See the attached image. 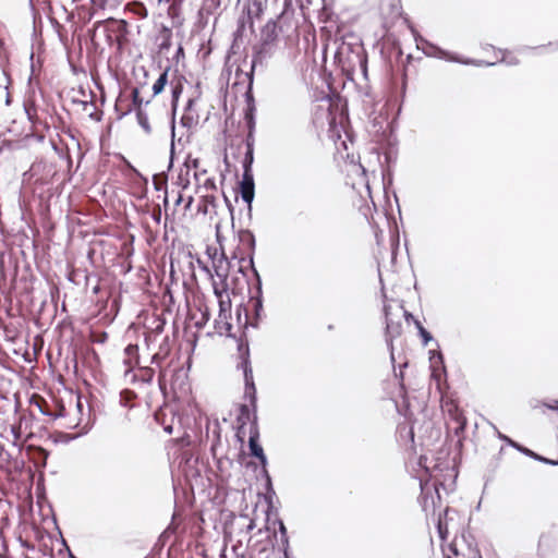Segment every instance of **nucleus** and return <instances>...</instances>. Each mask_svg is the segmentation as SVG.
Returning a JSON list of instances; mask_svg holds the SVG:
<instances>
[{
  "label": "nucleus",
  "instance_id": "nucleus-1",
  "mask_svg": "<svg viewBox=\"0 0 558 558\" xmlns=\"http://www.w3.org/2000/svg\"><path fill=\"white\" fill-rule=\"evenodd\" d=\"M335 63L347 80L353 81L356 72L368 78V58L363 43L352 37V41L343 40L335 52Z\"/></svg>",
  "mask_w": 558,
  "mask_h": 558
},
{
  "label": "nucleus",
  "instance_id": "nucleus-2",
  "mask_svg": "<svg viewBox=\"0 0 558 558\" xmlns=\"http://www.w3.org/2000/svg\"><path fill=\"white\" fill-rule=\"evenodd\" d=\"M29 175L33 180V192L41 201H49L54 194V183L59 177V170L54 162L46 159L36 160L24 177Z\"/></svg>",
  "mask_w": 558,
  "mask_h": 558
},
{
  "label": "nucleus",
  "instance_id": "nucleus-3",
  "mask_svg": "<svg viewBox=\"0 0 558 558\" xmlns=\"http://www.w3.org/2000/svg\"><path fill=\"white\" fill-rule=\"evenodd\" d=\"M409 28H410L413 37H414L416 46L417 47H420V45L423 46L422 47V51H423V53L426 57H432V58H436V59H440V60H445V61H450V62H456V63H460V64H465V65H469V64H473V65H487V66L495 65L494 62H485V61H482V60H474V59H470V58L460 57L459 54L450 52V51H448L446 49H442L438 45H436V44L425 39L415 29V27L413 25L409 24Z\"/></svg>",
  "mask_w": 558,
  "mask_h": 558
},
{
  "label": "nucleus",
  "instance_id": "nucleus-4",
  "mask_svg": "<svg viewBox=\"0 0 558 558\" xmlns=\"http://www.w3.org/2000/svg\"><path fill=\"white\" fill-rule=\"evenodd\" d=\"M275 46L259 43L253 46V54L251 61L250 71L243 72L239 66L235 70V78L239 81L242 76L247 81L246 89L244 95L254 94V73L256 68L259 65L265 68L267 61L274 56L276 51Z\"/></svg>",
  "mask_w": 558,
  "mask_h": 558
},
{
  "label": "nucleus",
  "instance_id": "nucleus-5",
  "mask_svg": "<svg viewBox=\"0 0 558 558\" xmlns=\"http://www.w3.org/2000/svg\"><path fill=\"white\" fill-rule=\"evenodd\" d=\"M294 15V7L292 0H284L283 8L276 19H270L260 29L259 43L277 47L279 34Z\"/></svg>",
  "mask_w": 558,
  "mask_h": 558
},
{
  "label": "nucleus",
  "instance_id": "nucleus-6",
  "mask_svg": "<svg viewBox=\"0 0 558 558\" xmlns=\"http://www.w3.org/2000/svg\"><path fill=\"white\" fill-rule=\"evenodd\" d=\"M391 306L389 304H384V316H385V340L387 343V347L390 351V360L392 364L395 365V354H393V339L398 338L402 332V324L400 320H393L390 313ZM408 367V362H404L402 364H399V372L396 371V367L393 366V372L396 378L399 379L400 387L403 389V368Z\"/></svg>",
  "mask_w": 558,
  "mask_h": 558
},
{
  "label": "nucleus",
  "instance_id": "nucleus-7",
  "mask_svg": "<svg viewBox=\"0 0 558 558\" xmlns=\"http://www.w3.org/2000/svg\"><path fill=\"white\" fill-rule=\"evenodd\" d=\"M104 21L101 28L105 41L109 46H116L117 50L121 52L129 44V23L123 19L117 20L113 17Z\"/></svg>",
  "mask_w": 558,
  "mask_h": 558
},
{
  "label": "nucleus",
  "instance_id": "nucleus-8",
  "mask_svg": "<svg viewBox=\"0 0 558 558\" xmlns=\"http://www.w3.org/2000/svg\"><path fill=\"white\" fill-rule=\"evenodd\" d=\"M236 351L239 359L236 368L243 372L244 387L254 386L255 381L251 362L250 342L245 335H239L236 338Z\"/></svg>",
  "mask_w": 558,
  "mask_h": 558
},
{
  "label": "nucleus",
  "instance_id": "nucleus-9",
  "mask_svg": "<svg viewBox=\"0 0 558 558\" xmlns=\"http://www.w3.org/2000/svg\"><path fill=\"white\" fill-rule=\"evenodd\" d=\"M427 460H428L427 457L421 456L418 458V462H417L418 466L424 471V474H422L418 477L421 494L417 498V501L420 502V505L422 506V509L425 512H427L428 499L432 500L433 511H435V507H436L435 497L433 494H430V489H429V483L433 478V474L430 472V469L426 464Z\"/></svg>",
  "mask_w": 558,
  "mask_h": 558
},
{
  "label": "nucleus",
  "instance_id": "nucleus-10",
  "mask_svg": "<svg viewBox=\"0 0 558 558\" xmlns=\"http://www.w3.org/2000/svg\"><path fill=\"white\" fill-rule=\"evenodd\" d=\"M179 466L189 483L193 487L194 484L202 482V469L199 468V458L185 450L181 454Z\"/></svg>",
  "mask_w": 558,
  "mask_h": 558
},
{
  "label": "nucleus",
  "instance_id": "nucleus-11",
  "mask_svg": "<svg viewBox=\"0 0 558 558\" xmlns=\"http://www.w3.org/2000/svg\"><path fill=\"white\" fill-rule=\"evenodd\" d=\"M245 108H244V122L247 129V134L244 140L246 149H254V134L256 128V102L254 94L244 95Z\"/></svg>",
  "mask_w": 558,
  "mask_h": 558
},
{
  "label": "nucleus",
  "instance_id": "nucleus-12",
  "mask_svg": "<svg viewBox=\"0 0 558 558\" xmlns=\"http://www.w3.org/2000/svg\"><path fill=\"white\" fill-rule=\"evenodd\" d=\"M236 193L247 205V216L248 219H252V204L255 197V181L253 170H243L242 179L238 182Z\"/></svg>",
  "mask_w": 558,
  "mask_h": 558
},
{
  "label": "nucleus",
  "instance_id": "nucleus-13",
  "mask_svg": "<svg viewBox=\"0 0 558 558\" xmlns=\"http://www.w3.org/2000/svg\"><path fill=\"white\" fill-rule=\"evenodd\" d=\"M239 241L247 248V255L239 258V262L242 263L247 259L248 266H253L255 250H256V239L250 229H241L238 232Z\"/></svg>",
  "mask_w": 558,
  "mask_h": 558
},
{
  "label": "nucleus",
  "instance_id": "nucleus-14",
  "mask_svg": "<svg viewBox=\"0 0 558 558\" xmlns=\"http://www.w3.org/2000/svg\"><path fill=\"white\" fill-rule=\"evenodd\" d=\"M183 76L177 82L171 84V118H170V133L175 137V116L179 107V100L183 93Z\"/></svg>",
  "mask_w": 558,
  "mask_h": 558
},
{
  "label": "nucleus",
  "instance_id": "nucleus-15",
  "mask_svg": "<svg viewBox=\"0 0 558 558\" xmlns=\"http://www.w3.org/2000/svg\"><path fill=\"white\" fill-rule=\"evenodd\" d=\"M131 375V383L136 384H151L154 376H155V369L149 366L138 367L137 372H134L133 367L131 366L129 369L125 371L124 376L128 377Z\"/></svg>",
  "mask_w": 558,
  "mask_h": 558
},
{
  "label": "nucleus",
  "instance_id": "nucleus-16",
  "mask_svg": "<svg viewBox=\"0 0 558 558\" xmlns=\"http://www.w3.org/2000/svg\"><path fill=\"white\" fill-rule=\"evenodd\" d=\"M248 451L250 456L255 459L265 454V451L259 444V428L256 422H253L250 427Z\"/></svg>",
  "mask_w": 558,
  "mask_h": 558
},
{
  "label": "nucleus",
  "instance_id": "nucleus-17",
  "mask_svg": "<svg viewBox=\"0 0 558 558\" xmlns=\"http://www.w3.org/2000/svg\"><path fill=\"white\" fill-rule=\"evenodd\" d=\"M457 511L450 507H446L442 512H439L438 519L436 522V529L438 533V537L444 542L448 537V523L453 520L452 514H456Z\"/></svg>",
  "mask_w": 558,
  "mask_h": 558
},
{
  "label": "nucleus",
  "instance_id": "nucleus-18",
  "mask_svg": "<svg viewBox=\"0 0 558 558\" xmlns=\"http://www.w3.org/2000/svg\"><path fill=\"white\" fill-rule=\"evenodd\" d=\"M429 354H430L429 360H430L432 377L436 381H439V378H440L439 373H442L445 376L447 375L444 354L440 351H438V352L429 351Z\"/></svg>",
  "mask_w": 558,
  "mask_h": 558
},
{
  "label": "nucleus",
  "instance_id": "nucleus-19",
  "mask_svg": "<svg viewBox=\"0 0 558 558\" xmlns=\"http://www.w3.org/2000/svg\"><path fill=\"white\" fill-rule=\"evenodd\" d=\"M371 8L378 9L383 14H399L401 10L400 0H367Z\"/></svg>",
  "mask_w": 558,
  "mask_h": 558
},
{
  "label": "nucleus",
  "instance_id": "nucleus-20",
  "mask_svg": "<svg viewBox=\"0 0 558 558\" xmlns=\"http://www.w3.org/2000/svg\"><path fill=\"white\" fill-rule=\"evenodd\" d=\"M150 100H144L141 96V92L138 87H134L131 92V105L128 109L121 113H118V119H122L131 112L135 111V108H143V106H148Z\"/></svg>",
  "mask_w": 558,
  "mask_h": 558
},
{
  "label": "nucleus",
  "instance_id": "nucleus-21",
  "mask_svg": "<svg viewBox=\"0 0 558 558\" xmlns=\"http://www.w3.org/2000/svg\"><path fill=\"white\" fill-rule=\"evenodd\" d=\"M238 421L242 426L245 425L246 422H250V425L253 422H256L258 425L257 412L253 411V407H251V404H240Z\"/></svg>",
  "mask_w": 558,
  "mask_h": 558
},
{
  "label": "nucleus",
  "instance_id": "nucleus-22",
  "mask_svg": "<svg viewBox=\"0 0 558 558\" xmlns=\"http://www.w3.org/2000/svg\"><path fill=\"white\" fill-rule=\"evenodd\" d=\"M248 267L253 276V282L251 283L247 281L250 295H263V281L257 268L255 267V262L253 263V266Z\"/></svg>",
  "mask_w": 558,
  "mask_h": 558
},
{
  "label": "nucleus",
  "instance_id": "nucleus-23",
  "mask_svg": "<svg viewBox=\"0 0 558 558\" xmlns=\"http://www.w3.org/2000/svg\"><path fill=\"white\" fill-rule=\"evenodd\" d=\"M264 7L262 0H253L252 3H248L243 8V12H246L248 23L251 27L253 26V20L259 19L263 14Z\"/></svg>",
  "mask_w": 558,
  "mask_h": 558
},
{
  "label": "nucleus",
  "instance_id": "nucleus-24",
  "mask_svg": "<svg viewBox=\"0 0 558 558\" xmlns=\"http://www.w3.org/2000/svg\"><path fill=\"white\" fill-rule=\"evenodd\" d=\"M171 70V65H167L165 70L160 73L159 77L156 80V82L153 84V97L158 96L161 94L166 86L169 83V72Z\"/></svg>",
  "mask_w": 558,
  "mask_h": 558
},
{
  "label": "nucleus",
  "instance_id": "nucleus-25",
  "mask_svg": "<svg viewBox=\"0 0 558 558\" xmlns=\"http://www.w3.org/2000/svg\"><path fill=\"white\" fill-rule=\"evenodd\" d=\"M159 38L161 39L158 45L159 51H168L172 46V29L161 24L159 29Z\"/></svg>",
  "mask_w": 558,
  "mask_h": 558
},
{
  "label": "nucleus",
  "instance_id": "nucleus-26",
  "mask_svg": "<svg viewBox=\"0 0 558 558\" xmlns=\"http://www.w3.org/2000/svg\"><path fill=\"white\" fill-rule=\"evenodd\" d=\"M213 268L215 271V275L219 278L220 284L226 286V281L228 282L231 263H225L222 264L221 260H215L213 263Z\"/></svg>",
  "mask_w": 558,
  "mask_h": 558
},
{
  "label": "nucleus",
  "instance_id": "nucleus-27",
  "mask_svg": "<svg viewBox=\"0 0 558 558\" xmlns=\"http://www.w3.org/2000/svg\"><path fill=\"white\" fill-rule=\"evenodd\" d=\"M37 407L43 415L51 417L53 421L65 416V408L63 405H60L57 411H51L46 401L44 403H37Z\"/></svg>",
  "mask_w": 558,
  "mask_h": 558
},
{
  "label": "nucleus",
  "instance_id": "nucleus-28",
  "mask_svg": "<svg viewBox=\"0 0 558 558\" xmlns=\"http://www.w3.org/2000/svg\"><path fill=\"white\" fill-rule=\"evenodd\" d=\"M229 318L227 319H223V318H219L215 320V329L217 330L218 333L222 335V331H226V336L228 338H231L233 339L235 342H236V338L239 336H236L235 333H233L231 330H232V324L228 320Z\"/></svg>",
  "mask_w": 558,
  "mask_h": 558
},
{
  "label": "nucleus",
  "instance_id": "nucleus-29",
  "mask_svg": "<svg viewBox=\"0 0 558 558\" xmlns=\"http://www.w3.org/2000/svg\"><path fill=\"white\" fill-rule=\"evenodd\" d=\"M274 524L278 525V531L280 533V541H281V545H282V548H283V554H284L286 558H288V555H289V536H288L287 527H286L283 521L280 518H276L274 520Z\"/></svg>",
  "mask_w": 558,
  "mask_h": 558
},
{
  "label": "nucleus",
  "instance_id": "nucleus-30",
  "mask_svg": "<svg viewBox=\"0 0 558 558\" xmlns=\"http://www.w3.org/2000/svg\"><path fill=\"white\" fill-rule=\"evenodd\" d=\"M134 112H135L136 121H137L138 125L143 129L145 134H147V135L151 134V132H153L151 125L148 120V114L144 110V108H135Z\"/></svg>",
  "mask_w": 558,
  "mask_h": 558
},
{
  "label": "nucleus",
  "instance_id": "nucleus-31",
  "mask_svg": "<svg viewBox=\"0 0 558 558\" xmlns=\"http://www.w3.org/2000/svg\"><path fill=\"white\" fill-rule=\"evenodd\" d=\"M497 437L498 439H500L501 441H504L507 446L515 449L517 451H519L520 453L524 454L526 457L530 448L521 445L520 442L513 440L511 437L502 434L501 432L497 430Z\"/></svg>",
  "mask_w": 558,
  "mask_h": 558
},
{
  "label": "nucleus",
  "instance_id": "nucleus-32",
  "mask_svg": "<svg viewBox=\"0 0 558 558\" xmlns=\"http://www.w3.org/2000/svg\"><path fill=\"white\" fill-rule=\"evenodd\" d=\"M250 302L252 303V316H255L256 318H263V313H264L263 295H250Z\"/></svg>",
  "mask_w": 558,
  "mask_h": 558
},
{
  "label": "nucleus",
  "instance_id": "nucleus-33",
  "mask_svg": "<svg viewBox=\"0 0 558 558\" xmlns=\"http://www.w3.org/2000/svg\"><path fill=\"white\" fill-rule=\"evenodd\" d=\"M414 325L417 330V335L421 338L422 344L426 347L429 342L434 341L433 335L422 325L418 319H414Z\"/></svg>",
  "mask_w": 558,
  "mask_h": 558
},
{
  "label": "nucleus",
  "instance_id": "nucleus-34",
  "mask_svg": "<svg viewBox=\"0 0 558 558\" xmlns=\"http://www.w3.org/2000/svg\"><path fill=\"white\" fill-rule=\"evenodd\" d=\"M218 304H219L218 317L223 318V319L230 318L231 317V300H230L229 295L227 294L226 299H223V298L219 299Z\"/></svg>",
  "mask_w": 558,
  "mask_h": 558
},
{
  "label": "nucleus",
  "instance_id": "nucleus-35",
  "mask_svg": "<svg viewBox=\"0 0 558 558\" xmlns=\"http://www.w3.org/2000/svg\"><path fill=\"white\" fill-rule=\"evenodd\" d=\"M198 113L197 112H183L180 119V125L185 129H192L198 122Z\"/></svg>",
  "mask_w": 558,
  "mask_h": 558
},
{
  "label": "nucleus",
  "instance_id": "nucleus-36",
  "mask_svg": "<svg viewBox=\"0 0 558 558\" xmlns=\"http://www.w3.org/2000/svg\"><path fill=\"white\" fill-rule=\"evenodd\" d=\"M244 399L248 400V404L253 407V411L257 412V390L256 386L244 387Z\"/></svg>",
  "mask_w": 558,
  "mask_h": 558
},
{
  "label": "nucleus",
  "instance_id": "nucleus-37",
  "mask_svg": "<svg viewBox=\"0 0 558 558\" xmlns=\"http://www.w3.org/2000/svg\"><path fill=\"white\" fill-rule=\"evenodd\" d=\"M136 398V393L130 389H123L120 392V404L123 408H132L133 400Z\"/></svg>",
  "mask_w": 558,
  "mask_h": 558
},
{
  "label": "nucleus",
  "instance_id": "nucleus-38",
  "mask_svg": "<svg viewBox=\"0 0 558 558\" xmlns=\"http://www.w3.org/2000/svg\"><path fill=\"white\" fill-rule=\"evenodd\" d=\"M105 23V21H97L94 23L93 27L88 29V37L93 45L98 46L97 38L101 35L102 36V28L101 24Z\"/></svg>",
  "mask_w": 558,
  "mask_h": 558
},
{
  "label": "nucleus",
  "instance_id": "nucleus-39",
  "mask_svg": "<svg viewBox=\"0 0 558 558\" xmlns=\"http://www.w3.org/2000/svg\"><path fill=\"white\" fill-rule=\"evenodd\" d=\"M263 318H256L255 316H245L244 317V323H243V330L241 331L240 335H245L247 337V329L248 328H254V329H258L259 328V324L262 322Z\"/></svg>",
  "mask_w": 558,
  "mask_h": 558
},
{
  "label": "nucleus",
  "instance_id": "nucleus-40",
  "mask_svg": "<svg viewBox=\"0 0 558 558\" xmlns=\"http://www.w3.org/2000/svg\"><path fill=\"white\" fill-rule=\"evenodd\" d=\"M186 378H187L186 372H184L182 368L177 369L173 374L172 386L173 387L178 386L181 390H185L184 379H186Z\"/></svg>",
  "mask_w": 558,
  "mask_h": 558
},
{
  "label": "nucleus",
  "instance_id": "nucleus-41",
  "mask_svg": "<svg viewBox=\"0 0 558 558\" xmlns=\"http://www.w3.org/2000/svg\"><path fill=\"white\" fill-rule=\"evenodd\" d=\"M134 172L142 180V182L138 184V193L136 194V197L138 199H144V198H146L147 192H148V180H147V178L143 177L138 170L134 169Z\"/></svg>",
  "mask_w": 558,
  "mask_h": 558
},
{
  "label": "nucleus",
  "instance_id": "nucleus-42",
  "mask_svg": "<svg viewBox=\"0 0 558 558\" xmlns=\"http://www.w3.org/2000/svg\"><path fill=\"white\" fill-rule=\"evenodd\" d=\"M220 432H221V429H220L219 423H216L214 426V429H213L214 438H213L211 445H210V451L214 457L216 456L217 446L220 445V440H221Z\"/></svg>",
  "mask_w": 558,
  "mask_h": 558
},
{
  "label": "nucleus",
  "instance_id": "nucleus-43",
  "mask_svg": "<svg viewBox=\"0 0 558 558\" xmlns=\"http://www.w3.org/2000/svg\"><path fill=\"white\" fill-rule=\"evenodd\" d=\"M254 162V149H246L244 157L242 159V169L243 170H253Z\"/></svg>",
  "mask_w": 558,
  "mask_h": 558
},
{
  "label": "nucleus",
  "instance_id": "nucleus-44",
  "mask_svg": "<svg viewBox=\"0 0 558 558\" xmlns=\"http://www.w3.org/2000/svg\"><path fill=\"white\" fill-rule=\"evenodd\" d=\"M153 324L151 332L155 333V336L161 335L165 330L166 319L161 316H157L154 318Z\"/></svg>",
  "mask_w": 558,
  "mask_h": 558
},
{
  "label": "nucleus",
  "instance_id": "nucleus-45",
  "mask_svg": "<svg viewBox=\"0 0 558 558\" xmlns=\"http://www.w3.org/2000/svg\"><path fill=\"white\" fill-rule=\"evenodd\" d=\"M24 111H25V114L27 117V120L31 123L34 124L36 122V119H37V112H36L35 104H32V102L24 104Z\"/></svg>",
  "mask_w": 558,
  "mask_h": 558
},
{
  "label": "nucleus",
  "instance_id": "nucleus-46",
  "mask_svg": "<svg viewBox=\"0 0 558 558\" xmlns=\"http://www.w3.org/2000/svg\"><path fill=\"white\" fill-rule=\"evenodd\" d=\"M392 182H393V173H392V170L390 169V167H388L387 169H383V184H384L385 191H387V189L392 185Z\"/></svg>",
  "mask_w": 558,
  "mask_h": 558
},
{
  "label": "nucleus",
  "instance_id": "nucleus-47",
  "mask_svg": "<svg viewBox=\"0 0 558 558\" xmlns=\"http://www.w3.org/2000/svg\"><path fill=\"white\" fill-rule=\"evenodd\" d=\"M154 187L156 191L165 190V196H163V205L165 207L168 206L169 199H168V192H167V178L163 180V182L159 183L156 181V175H154Z\"/></svg>",
  "mask_w": 558,
  "mask_h": 558
},
{
  "label": "nucleus",
  "instance_id": "nucleus-48",
  "mask_svg": "<svg viewBox=\"0 0 558 558\" xmlns=\"http://www.w3.org/2000/svg\"><path fill=\"white\" fill-rule=\"evenodd\" d=\"M124 353L125 355H128L130 359L131 357H135L136 360V364H138V360H140V356H138V345L137 344H128L125 348H124Z\"/></svg>",
  "mask_w": 558,
  "mask_h": 558
},
{
  "label": "nucleus",
  "instance_id": "nucleus-49",
  "mask_svg": "<svg viewBox=\"0 0 558 558\" xmlns=\"http://www.w3.org/2000/svg\"><path fill=\"white\" fill-rule=\"evenodd\" d=\"M398 433L402 437L403 433H405L407 437L413 442L414 441V430L412 426H408L407 424H400L398 426Z\"/></svg>",
  "mask_w": 558,
  "mask_h": 558
},
{
  "label": "nucleus",
  "instance_id": "nucleus-50",
  "mask_svg": "<svg viewBox=\"0 0 558 558\" xmlns=\"http://www.w3.org/2000/svg\"><path fill=\"white\" fill-rule=\"evenodd\" d=\"M170 350H171V348H170V343H169V337L166 336L162 339L161 343L159 344V350H158L159 355H162V357H167L170 353Z\"/></svg>",
  "mask_w": 558,
  "mask_h": 558
},
{
  "label": "nucleus",
  "instance_id": "nucleus-51",
  "mask_svg": "<svg viewBox=\"0 0 558 558\" xmlns=\"http://www.w3.org/2000/svg\"><path fill=\"white\" fill-rule=\"evenodd\" d=\"M213 290H214V294L217 296V299H222L223 298V294H227L228 290H229V284L228 282L226 281V286L225 284H221V287L219 288L217 286V283L214 281L213 282Z\"/></svg>",
  "mask_w": 558,
  "mask_h": 558
},
{
  "label": "nucleus",
  "instance_id": "nucleus-52",
  "mask_svg": "<svg viewBox=\"0 0 558 558\" xmlns=\"http://www.w3.org/2000/svg\"><path fill=\"white\" fill-rule=\"evenodd\" d=\"M183 166L186 168V171L190 173V169H197L199 166V159L198 158H191L189 155L186 159L183 162Z\"/></svg>",
  "mask_w": 558,
  "mask_h": 558
},
{
  "label": "nucleus",
  "instance_id": "nucleus-53",
  "mask_svg": "<svg viewBox=\"0 0 558 558\" xmlns=\"http://www.w3.org/2000/svg\"><path fill=\"white\" fill-rule=\"evenodd\" d=\"M177 184L180 185L183 190L187 189L190 185L189 172L185 171L183 174L182 171L178 175Z\"/></svg>",
  "mask_w": 558,
  "mask_h": 558
},
{
  "label": "nucleus",
  "instance_id": "nucleus-54",
  "mask_svg": "<svg viewBox=\"0 0 558 558\" xmlns=\"http://www.w3.org/2000/svg\"><path fill=\"white\" fill-rule=\"evenodd\" d=\"M80 435H70V434H65L63 432H59L58 433V438L54 440L56 442L58 441H62V442H69L71 440H74L75 438H77Z\"/></svg>",
  "mask_w": 558,
  "mask_h": 558
},
{
  "label": "nucleus",
  "instance_id": "nucleus-55",
  "mask_svg": "<svg viewBox=\"0 0 558 558\" xmlns=\"http://www.w3.org/2000/svg\"><path fill=\"white\" fill-rule=\"evenodd\" d=\"M174 155H175V144H174V137L171 136V143H170V156H169V165L168 170H171L174 162Z\"/></svg>",
  "mask_w": 558,
  "mask_h": 558
},
{
  "label": "nucleus",
  "instance_id": "nucleus-56",
  "mask_svg": "<svg viewBox=\"0 0 558 558\" xmlns=\"http://www.w3.org/2000/svg\"><path fill=\"white\" fill-rule=\"evenodd\" d=\"M526 457H529V458H531V459H533V460H535L537 462L544 463V464L547 462L546 461L547 457H544V456H542V454H539V453H537V452H535V451H533L531 449L529 450Z\"/></svg>",
  "mask_w": 558,
  "mask_h": 558
},
{
  "label": "nucleus",
  "instance_id": "nucleus-57",
  "mask_svg": "<svg viewBox=\"0 0 558 558\" xmlns=\"http://www.w3.org/2000/svg\"><path fill=\"white\" fill-rule=\"evenodd\" d=\"M245 28V21H244V17H240L238 20V27H236V31L233 33V36H234V41L236 40V38L239 36L242 35V32L244 31Z\"/></svg>",
  "mask_w": 558,
  "mask_h": 558
},
{
  "label": "nucleus",
  "instance_id": "nucleus-58",
  "mask_svg": "<svg viewBox=\"0 0 558 558\" xmlns=\"http://www.w3.org/2000/svg\"><path fill=\"white\" fill-rule=\"evenodd\" d=\"M276 497V492L275 490H271V492H265L263 494V499L266 504V506H271V504H274V499Z\"/></svg>",
  "mask_w": 558,
  "mask_h": 558
},
{
  "label": "nucleus",
  "instance_id": "nucleus-59",
  "mask_svg": "<svg viewBox=\"0 0 558 558\" xmlns=\"http://www.w3.org/2000/svg\"><path fill=\"white\" fill-rule=\"evenodd\" d=\"M37 497L40 498V495H45V486H44V474H40L36 485Z\"/></svg>",
  "mask_w": 558,
  "mask_h": 558
},
{
  "label": "nucleus",
  "instance_id": "nucleus-60",
  "mask_svg": "<svg viewBox=\"0 0 558 558\" xmlns=\"http://www.w3.org/2000/svg\"><path fill=\"white\" fill-rule=\"evenodd\" d=\"M265 513H266V521H267V523H269L270 522V517L272 514H275V515L278 514V509L275 507L274 504H271V506H267L266 507Z\"/></svg>",
  "mask_w": 558,
  "mask_h": 558
},
{
  "label": "nucleus",
  "instance_id": "nucleus-61",
  "mask_svg": "<svg viewBox=\"0 0 558 558\" xmlns=\"http://www.w3.org/2000/svg\"><path fill=\"white\" fill-rule=\"evenodd\" d=\"M150 217L156 223L159 225L161 221V208L159 206H157V208H154L150 214Z\"/></svg>",
  "mask_w": 558,
  "mask_h": 558
},
{
  "label": "nucleus",
  "instance_id": "nucleus-62",
  "mask_svg": "<svg viewBox=\"0 0 558 558\" xmlns=\"http://www.w3.org/2000/svg\"><path fill=\"white\" fill-rule=\"evenodd\" d=\"M195 102H196V98H194V97L189 98L184 106L183 112H195V110H194Z\"/></svg>",
  "mask_w": 558,
  "mask_h": 558
},
{
  "label": "nucleus",
  "instance_id": "nucleus-63",
  "mask_svg": "<svg viewBox=\"0 0 558 558\" xmlns=\"http://www.w3.org/2000/svg\"><path fill=\"white\" fill-rule=\"evenodd\" d=\"M466 428V420L462 418L458 421V426L454 428V434L460 435L461 433H464Z\"/></svg>",
  "mask_w": 558,
  "mask_h": 558
},
{
  "label": "nucleus",
  "instance_id": "nucleus-64",
  "mask_svg": "<svg viewBox=\"0 0 558 558\" xmlns=\"http://www.w3.org/2000/svg\"><path fill=\"white\" fill-rule=\"evenodd\" d=\"M108 340V333L106 331H101L94 338V342L98 344H102Z\"/></svg>",
  "mask_w": 558,
  "mask_h": 558
}]
</instances>
